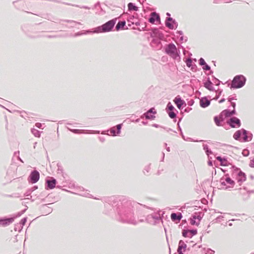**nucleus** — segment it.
<instances>
[{
    "mask_svg": "<svg viewBox=\"0 0 254 254\" xmlns=\"http://www.w3.org/2000/svg\"><path fill=\"white\" fill-rule=\"evenodd\" d=\"M139 205H141V204L130 200L124 202L118 205L117 208L118 220L123 223L133 225L137 224L138 222L134 217L133 210Z\"/></svg>",
    "mask_w": 254,
    "mask_h": 254,
    "instance_id": "f257e3e1",
    "label": "nucleus"
},
{
    "mask_svg": "<svg viewBox=\"0 0 254 254\" xmlns=\"http://www.w3.org/2000/svg\"><path fill=\"white\" fill-rule=\"evenodd\" d=\"M116 21L117 19L114 18L107 21L102 25L93 29V33H106L111 31L116 23Z\"/></svg>",
    "mask_w": 254,
    "mask_h": 254,
    "instance_id": "f03ea898",
    "label": "nucleus"
},
{
    "mask_svg": "<svg viewBox=\"0 0 254 254\" xmlns=\"http://www.w3.org/2000/svg\"><path fill=\"white\" fill-rule=\"evenodd\" d=\"M246 82V78L243 75L235 76L232 81L230 88L231 89H237L242 88L244 86Z\"/></svg>",
    "mask_w": 254,
    "mask_h": 254,
    "instance_id": "7ed1b4c3",
    "label": "nucleus"
},
{
    "mask_svg": "<svg viewBox=\"0 0 254 254\" xmlns=\"http://www.w3.org/2000/svg\"><path fill=\"white\" fill-rule=\"evenodd\" d=\"M165 53L171 56L173 59L180 57L179 53L176 46L173 43H170L166 45L165 48Z\"/></svg>",
    "mask_w": 254,
    "mask_h": 254,
    "instance_id": "20e7f679",
    "label": "nucleus"
},
{
    "mask_svg": "<svg viewBox=\"0 0 254 254\" xmlns=\"http://www.w3.org/2000/svg\"><path fill=\"white\" fill-rule=\"evenodd\" d=\"M146 220L150 224L155 225L160 221L162 222V217L160 213H154L147 216Z\"/></svg>",
    "mask_w": 254,
    "mask_h": 254,
    "instance_id": "39448f33",
    "label": "nucleus"
},
{
    "mask_svg": "<svg viewBox=\"0 0 254 254\" xmlns=\"http://www.w3.org/2000/svg\"><path fill=\"white\" fill-rule=\"evenodd\" d=\"M127 20L128 24V26L130 27L131 25H135L136 26L140 25V19L138 18V15L137 13H135L133 15H127Z\"/></svg>",
    "mask_w": 254,
    "mask_h": 254,
    "instance_id": "423d86ee",
    "label": "nucleus"
},
{
    "mask_svg": "<svg viewBox=\"0 0 254 254\" xmlns=\"http://www.w3.org/2000/svg\"><path fill=\"white\" fill-rule=\"evenodd\" d=\"M227 123L232 128L239 127L241 126L240 120L235 117H231L227 121Z\"/></svg>",
    "mask_w": 254,
    "mask_h": 254,
    "instance_id": "0eeeda50",
    "label": "nucleus"
},
{
    "mask_svg": "<svg viewBox=\"0 0 254 254\" xmlns=\"http://www.w3.org/2000/svg\"><path fill=\"white\" fill-rule=\"evenodd\" d=\"M39 178L40 174L39 172L36 170H34L31 172L28 178V180L29 182L32 184H35L39 181Z\"/></svg>",
    "mask_w": 254,
    "mask_h": 254,
    "instance_id": "6e6552de",
    "label": "nucleus"
},
{
    "mask_svg": "<svg viewBox=\"0 0 254 254\" xmlns=\"http://www.w3.org/2000/svg\"><path fill=\"white\" fill-rule=\"evenodd\" d=\"M165 25L170 29L173 30L177 28L178 26L176 21L172 17H167L165 20Z\"/></svg>",
    "mask_w": 254,
    "mask_h": 254,
    "instance_id": "1a4fd4ad",
    "label": "nucleus"
},
{
    "mask_svg": "<svg viewBox=\"0 0 254 254\" xmlns=\"http://www.w3.org/2000/svg\"><path fill=\"white\" fill-rule=\"evenodd\" d=\"M15 217L3 218L0 219V227H6L14 221Z\"/></svg>",
    "mask_w": 254,
    "mask_h": 254,
    "instance_id": "9d476101",
    "label": "nucleus"
},
{
    "mask_svg": "<svg viewBox=\"0 0 254 254\" xmlns=\"http://www.w3.org/2000/svg\"><path fill=\"white\" fill-rule=\"evenodd\" d=\"M56 183V180L53 177H51L49 179L46 180L45 187L46 189H53L55 188Z\"/></svg>",
    "mask_w": 254,
    "mask_h": 254,
    "instance_id": "9b49d317",
    "label": "nucleus"
},
{
    "mask_svg": "<svg viewBox=\"0 0 254 254\" xmlns=\"http://www.w3.org/2000/svg\"><path fill=\"white\" fill-rule=\"evenodd\" d=\"M154 109L152 108L148 110L146 113H144L142 116H141V118L142 119L144 117L147 120H153L155 117L154 114L156 113V111H153Z\"/></svg>",
    "mask_w": 254,
    "mask_h": 254,
    "instance_id": "f8f14e48",
    "label": "nucleus"
},
{
    "mask_svg": "<svg viewBox=\"0 0 254 254\" xmlns=\"http://www.w3.org/2000/svg\"><path fill=\"white\" fill-rule=\"evenodd\" d=\"M236 114L235 109H233L232 111H230L228 109H225L223 110L220 114V118H221V121L224 120L223 116H225V118L231 117Z\"/></svg>",
    "mask_w": 254,
    "mask_h": 254,
    "instance_id": "ddd939ff",
    "label": "nucleus"
},
{
    "mask_svg": "<svg viewBox=\"0 0 254 254\" xmlns=\"http://www.w3.org/2000/svg\"><path fill=\"white\" fill-rule=\"evenodd\" d=\"M122 124H118L117 126L112 127L109 130L110 134L113 136H117L120 134Z\"/></svg>",
    "mask_w": 254,
    "mask_h": 254,
    "instance_id": "4468645a",
    "label": "nucleus"
},
{
    "mask_svg": "<svg viewBox=\"0 0 254 254\" xmlns=\"http://www.w3.org/2000/svg\"><path fill=\"white\" fill-rule=\"evenodd\" d=\"M174 102L180 110H181L183 106H186L185 101L182 99L180 95H178L175 98Z\"/></svg>",
    "mask_w": 254,
    "mask_h": 254,
    "instance_id": "2eb2a0df",
    "label": "nucleus"
},
{
    "mask_svg": "<svg viewBox=\"0 0 254 254\" xmlns=\"http://www.w3.org/2000/svg\"><path fill=\"white\" fill-rule=\"evenodd\" d=\"M162 39L157 38H153L150 43L151 46L156 50L160 49L162 46L161 42V40Z\"/></svg>",
    "mask_w": 254,
    "mask_h": 254,
    "instance_id": "dca6fc26",
    "label": "nucleus"
},
{
    "mask_svg": "<svg viewBox=\"0 0 254 254\" xmlns=\"http://www.w3.org/2000/svg\"><path fill=\"white\" fill-rule=\"evenodd\" d=\"M151 37L153 38H160L163 39L164 34L160 31L157 28H154L152 30V32L150 33Z\"/></svg>",
    "mask_w": 254,
    "mask_h": 254,
    "instance_id": "f3484780",
    "label": "nucleus"
},
{
    "mask_svg": "<svg viewBox=\"0 0 254 254\" xmlns=\"http://www.w3.org/2000/svg\"><path fill=\"white\" fill-rule=\"evenodd\" d=\"M243 141L247 142L252 140L253 138V134L251 132L244 129L243 133Z\"/></svg>",
    "mask_w": 254,
    "mask_h": 254,
    "instance_id": "a211bd4d",
    "label": "nucleus"
},
{
    "mask_svg": "<svg viewBox=\"0 0 254 254\" xmlns=\"http://www.w3.org/2000/svg\"><path fill=\"white\" fill-rule=\"evenodd\" d=\"M167 108L169 110L168 112L169 116L171 119H174L176 117V114L174 112L175 110L174 107L171 104L170 102H169L167 105Z\"/></svg>",
    "mask_w": 254,
    "mask_h": 254,
    "instance_id": "6ab92c4d",
    "label": "nucleus"
},
{
    "mask_svg": "<svg viewBox=\"0 0 254 254\" xmlns=\"http://www.w3.org/2000/svg\"><path fill=\"white\" fill-rule=\"evenodd\" d=\"M160 20V18L159 15L155 12H152L148 19V21L152 24H154L155 21Z\"/></svg>",
    "mask_w": 254,
    "mask_h": 254,
    "instance_id": "aec40b11",
    "label": "nucleus"
},
{
    "mask_svg": "<svg viewBox=\"0 0 254 254\" xmlns=\"http://www.w3.org/2000/svg\"><path fill=\"white\" fill-rule=\"evenodd\" d=\"M210 104V101L206 97H204L200 99V106L202 108H206Z\"/></svg>",
    "mask_w": 254,
    "mask_h": 254,
    "instance_id": "412c9836",
    "label": "nucleus"
},
{
    "mask_svg": "<svg viewBox=\"0 0 254 254\" xmlns=\"http://www.w3.org/2000/svg\"><path fill=\"white\" fill-rule=\"evenodd\" d=\"M246 180V176L245 174L242 172L241 170H240L238 173V177L237 180L239 183H240V185L241 184L245 181Z\"/></svg>",
    "mask_w": 254,
    "mask_h": 254,
    "instance_id": "4be33fe9",
    "label": "nucleus"
},
{
    "mask_svg": "<svg viewBox=\"0 0 254 254\" xmlns=\"http://www.w3.org/2000/svg\"><path fill=\"white\" fill-rule=\"evenodd\" d=\"M199 64L202 66V69L204 70H210V66L206 63L204 60L202 58H200L199 59Z\"/></svg>",
    "mask_w": 254,
    "mask_h": 254,
    "instance_id": "5701e85b",
    "label": "nucleus"
},
{
    "mask_svg": "<svg viewBox=\"0 0 254 254\" xmlns=\"http://www.w3.org/2000/svg\"><path fill=\"white\" fill-rule=\"evenodd\" d=\"M19 113L21 117L25 119L33 118V116L34 115L30 113H26L24 111H18L17 110V113Z\"/></svg>",
    "mask_w": 254,
    "mask_h": 254,
    "instance_id": "b1692460",
    "label": "nucleus"
},
{
    "mask_svg": "<svg viewBox=\"0 0 254 254\" xmlns=\"http://www.w3.org/2000/svg\"><path fill=\"white\" fill-rule=\"evenodd\" d=\"M183 216L181 213H172L171 214V218L173 221H180Z\"/></svg>",
    "mask_w": 254,
    "mask_h": 254,
    "instance_id": "393cba45",
    "label": "nucleus"
},
{
    "mask_svg": "<svg viewBox=\"0 0 254 254\" xmlns=\"http://www.w3.org/2000/svg\"><path fill=\"white\" fill-rule=\"evenodd\" d=\"M204 86L209 91L215 90V89L212 86V82L209 77L207 78V81L204 83Z\"/></svg>",
    "mask_w": 254,
    "mask_h": 254,
    "instance_id": "a878e982",
    "label": "nucleus"
},
{
    "mask_svg": "<svg viewBox=\"0 0 254 254\" xmlns=\"http://www.w3.org/2000/svg\"><path fill=\"white\" fill-rule=\"evenodd\" d=\"M244 128L237 130L233 135L234 138L236 140H240L241 136L243 135Z\"/></svg>",
    "mask_w": 254,
    "mask_h": 254,
    "instance_id": "bb28decb",
    "label": "nucleus"
},
{
    "mask_svg": "<svg viewBox=\"0 0 254 254\" xmlns=\"http://www.w3.org/2000/svg\"><path fill=\"white\" fill-rule=\"evenodd\" d=\"M118 199V198L116 196H111L110 197H106L103 198V201L110 204L112 202H115Z\"/></svg>",
    "mask_w": 254,
    "mask_h": 254,
    "instance_id": "cd10ccee",
    "label": "nucleus"
},
{
    "mask_svg": "<svg viewBox=\"0 0 254 254\" xmlns=\"http://www.w3.org/2000/svg\"><path fill=\"white\" fill-rule=\"evenodd\" d=\"M128 10L129 11L138 10V7L136 6L134 3L132 2H129L127 4Z\"/></svg>",
    "mask_w": 254,
    "mask_h": 254,
    "instance_id": "c85d7f7f",
    "label": "nucleus"
},
{
    "mask_svg": "<svg viewBox=\"0 0 254 254\" xmlns=\"http://www.w3.org/2000/svg\"><path fill=\"white\" fill-rule=\"evenodd\" d=\"M93 33V29H90L87 30H83L80 32H78L74 34V37L79 36L82 35H85L89 33Z\"/></svg>",
    "mask_w": 254,
    "mask_h": 254,
    "instance_id": "c756f323",
    "label": "nucleus"
},
{
    "mask_svg": "<svg viewBox=\"0 0 254 254\" xmlns=\"http://www.w3.org/2000/svg\"><path fill=\"white\" fill-rule=\"evenodd\" d=\"M126 22L125 21H119L116 26V29L119 31L120 29H124L125 26Z\"/></svg>",
    "mask_w": 254,
    "mask_h": 254,
    "instance_id": "7c9ffc66",
    "label": "nucleus"
},
{
    "mask_svg": "<svg viewBox=\"0 0 254 254\" xmlns=\"http://www.w3.org/2000/svg\"><path fill=\"white\" fill-rule=\"evenodd\" d=\"M224 179L227 184L230 185L232 187L234 186L235 182L229 177L228 174L225 175ZM231 187L232 188V187Z\"/></svg>",
    "mask_w": 254,
    "mask_h": 254,
    "instance_id": "2f4dec72",
    "label": "nucleus"
},
{
    "mask_svg": "<svg viewBox=\"0 0 254 254\" xmlns=\"http://www.w3.org/2000/svg\"><path fill=\"white\" fill-rule=\"evenodd\" d=\"M27 217H25L20 220L18 224H17V227L18 226V225H19L20 227V228H19L18 229L19 232H20L22 230L23 226L25 225L26 222L27 221Z\"/></svg>",
    "mask_w": 254,
    "mask_h": 254,
    "instance_id": "473e14b6",
    "label": "nucleus"
},
{
    "mask_svg": "<svg viewBox=\"0 0 254 254\" xmlns=\"http://www.w3.org/2000/svg\"><path fill=\"white\" fill-rule=\"evenodd\" d=\"M187 248V245L185 243V242L183 240H180L179 243V246L178 248V250H184V252L185 251Z\"/></svg>",
    "mask_w": 254,
    "mask_h": 254,
    "instance_id": "72a5a7b5",
    "label": "nucleus"
},
{
    "mask_svg": "<svg viewBox=\"0 0 254 254\" xmlns=\"http://www.w3.org/2000/svg\"><path fill=\"white\" fill-rule=\"evenodd\" d=\"M70 130L71 131H72V132H73L74 133H77V134L85 133V132H84V130H80V129H70ZM92 131H93L92 130H86L85 133H92Z\"/></svg>",
    "mask_w": 254,
    "mask_h": 254,
    "instance_id": "f704fd0d",
    "label": "nucleus"
},
{
    "mask_svg": "<svg viewBox=\"0 0 254 254\" xmlns=\"http://www.w3.org/2000/svg\"><path fill=\"white\" fill-rule=\"evenodd\" d=\"M62 21L70 23L69 27H74L76 24H78L81 25L80 22H78L74 20H62Z\"/></svg>",
    "mask_w": 254,
    "mask_h": 254,
    "instance_id": "c9c22d12",
    "label": "nucleus"
},
{
    "mask_svg": "<svg viewBox=\"0 0 254 254\" xmlns=\"http://www.w3.org/2000/svg\"><path fill=\"white\" fill-rule=\"evenodd\" d=\"M220 182L221 183V185L222 186H223L222 187H221V189H223L224 190H226V189H229V188H231L230 186H227V187H226L225 188L224 187L226 186V185H227V183H226V181L225 180L224 177H223V178H222L220 179Z\"/></svg>",
    "mask_w": 254,
    "mask_h": 254,
    "instance_id": "e433bc0d",
    "label": "nucleus"
},
{
    "mask_svg": "<svg viewBox=\"0 0 254 254\" xmlns=\"http://www.w3.org/2000/svg\"><path fill=\"white\" fill-rule=\"evenodd\" d=\"M214 121L215 123L217 126H221V122L223 121H221V118H220V116L218 117L215 116L214 118Z\"/></svg>",
    "mask_w": 254,
    "mask_h": 254,
    "instance_id": "4c0bfd02",
    "label": "nucleus"
},
{
    "mask_svg": "<svg viewBox=\"0 0 254 254\" xmlns=\"http://www.w3.org/2000/svg\"><path fill=\"white\" fill-rule=\"evenodd\" d=\"M203 149L205 150L206 154L209 156V154H212V152L209 149L207 144L203 145Z\"/></svg>",
    "mask_w": 254,
    "mask_h": 254,
    "instance_id": "58836bf2",
    "label": "nucleus"
},
{
    "mask_svg": "<svg viewBox=\"0 0 254 254\" xmlns=\"http://www.w3.org/2000/svg\"><path fill=\"white\" fill-rule=\"evenodd\" d=\"M31 132L36 137H39L40 136V132L35 128H32Z\"/></svg>",
    "mask_w": 254,
    "mask_h": 254,
    "instance_id": "ea45409f",
    "label": "nucleus"
},
{
    "mask_svg": "<svg viewBox=\"0 0 254 254\" xmlns=\"http://www.w3.org/2000/svg\"><path fill=\"white\" fill-rule=\"evenodd\" d=\"M192 216H193V219H196V220L197 219L198 220L197 222H199V223L202 218V216H201L200 213H199L198 214L195 213L194 214H193L192 215Z\"/></svg>",
    "mask_w": 254,
    "mask_h": 254,
    "instance_id": "a19ab883",
    "label": "nucleus"
},
{
    "mask_svg": "<svg viewBox=\"0 0 254 254\" xmlns=\"http://www.w3.org/2000/svg\"><path fill=\"white\" fill-rule=\"evenodd\" d=\"M231 1V0H214L213 2L214 3H219L221 2L229 3Z\"/></svg>",
    "mask_w": 254,
    "mask_h": 254,
    "instance_id": "79ce46f5",
    "label": "nucleus"
},
{
    "mask_svg": "<svg viewBox=\"0 0 254 254\" xmlns=\"http://www.w3.org/2000/svg\"><path fill=\"white\" fill-rule=\"evenodd\" d=\"M32 193V192L31 191V190L28 189L26 192L24 194V196H26V197H27V199H31L32 198V196L31 195V193Z\"/></svg>",
    "mask_w": 254,
    "mask_h": 254,
    "instance_id": "37998d69",
    "label": "nucleus"
},
{
    "mask_svg": "<svg viewBox=\"0 0 254 254\" xmlns=\"http://www.w3.org/2000/svg\"><path fill=\"white\" fill-rule=\"evenodd\" d=\"M186 63L188 67H190L192 66V60L191 58H189L187 59Z\"/></svg>",
    "mask_w": 254,
    "mask_h": 254,
    "instance_id": "c03bdc74",
    "label": "nucleus"
},
{
    "mask_svg": "<svg viewBox=\"0 0 254 254\" xmlns=\"http://www.w3.org/2000/svg\"><path fill=\"white\" fill-rule=\"evenodd\" d=\"M182 235L184 237L190 238V236L189 234V230H184L182 232Z\"/></svg>",
    "mask_w": 254,
    "mask_h": 254,
    "instance_id": "a18cd8bd",
    "label": "nucleus"
},
{
    "mask_svg": "<svg viewBox=\"0 0 254 254\" xmlns=\"http://www.w3.org/2000/svg\"><path fill=\"white\" fill-rule=\"evenodd\" d=\"M216 159L220 162L221 165H223V166L227 165V164H223V161H225L226 162H227V160L225 158H222L220 156H218L216 157Z\"/></svg>",
    "mask_w": 254,
    "mask_h": 254,
    "instance_id": "49530a36",
    "label": "nucleus"
},
{
    "mask_svg": "<svg viewBox=\"0 0 254 254\" xmlns=\"http://www.w3.org/2000/svg\"><path fill=\"white\" fill-rule=\"evenodd\" d=\"M197 230L196 229H192L189 230V234L190 236V238L192 237V236L195 235L197 234Z\"/></svg>",
    "mask_w": 254,
    "mask_h": 254,
    "instance_id": "de8ad7c7",
    "label": "nucleus"
},
{
    "mask_svg": "<svg viewBox=\"0 0 254 254\" xmlns=\"http://www.w3.org/2000/svg\"><path fill=\"white\" fill-rule=\"evenodd\" d=\"M150 170V164H149L144 167V170H143V173L144 174L146 175V173H149Z\"/></svg>",
    "mask_w": 254,
    "mask_h": 254,
    "instance_id": "09e8293b",
    "label": "nucleus"
},
{
    "mask_svg": "<svg viewBox=\"0 0 254 254\" xmlns=\"http://www.w3.org/2000/svg\"><path fill=\"white\" fill-rule=\"evenodd\" d=\"M212 78H213L212 81H213V83L216 85L218 86L220 83V81L213 76H212Z\"/></svg>",
    "mask_w": 254,
    "mask_h": 254,
    "instance_id": "8fccbe9b",
    "label": "nucleus"
},
{
    "mask_svg": "<svg viewBox=\"0 0 254 254\" xmlns=\"http://www.w3.org/2000/svg\"><path fill=\"white\" fill-rule=\"evenodd\" d=\"M80 194L81 195H82V196H84L85 197H90V198L93 197V196L91 194H90V193H89L87 191L83 192V193H81Z\"/></svg>",
    "mask_w": 254,
    "mask_h": 254,
    "instance_id": "3c124183",
    "label": "nucleus"
},
{
    "mask_svg": "<svg viewBox=\"0 0 254 254\" xmlns=\"http://www.w3.org/2000/svg\"><path fill=\"white\" fill-rule=\"evenodd\" d=\"M190 224L192 225H198L199 223L196 221V219H194L193 216L190 218Z\"/></svg>",
    "mask_w": 254,
    "mask_h": 254,
    "instance_id": "603ef678",
    "label": "nucleus"
},
{
    "mask_svg": "<svg viewBox=\"0 0 254 254\" xmlns=\"http://www.w3.org/2000/svg\"><path fill=\"white\" fill-rule=\"evenodd\" d=\"M250 154L249 150L247 149H245L242 151V154L244 156H248Z\"/></svg>",
    "mask_w": 254,
    "mask_h": 254,
    "instance_id": "864d4df0",
    "label": "nucleus"
},
{
    "mask_svg": "<svg viewBox=\"0 0 254 254\" xmlns=\"http://www.w3.org/2000/svg\"><path fill=\"white\" fill-rule=\"evenodd\" d=\"M27 207L25 208L24 210H22L20 212L17 213V217L20 216L22 214H23L25 211L27 210Z\"/></svg>",
    "mask_w": 254,
    "mask_h": 254,
    "instance_id": "5fc2aeb1",
    "label": "nucleus"
},
{
    "mask_svg": "<svg viewBox=\"0 0 254 254\" xmlns=\"http://www.w3.org/2000/svg\"><path fill=\"white\" fill-rule=\"evenodd\" d=\"M237 100V97L236 95H235L233 97L230 96L228 98V100L229 102H231L232 100Z\"/></svg>",
    "mask_w": 254,
    "mask_h": 254,
    "instance_id": "6e6d98bb",
    "label": "nucleus"
},
{
    "mask_svg": "<svg viewBox=\"0 0 254 254\" xmlns=\"http://www.w3.org/2000/svg\"><path fill=\"white\" fill-rule=\"evenodd\" d=\"M132 29H137V30L139 31H145L146 30V26L144 25V27H142L141 29H140V28H136L135 27H133L132 28Z\"/></svg>",
    "mask_w": 254,
    "mask_h": 254,
    "instance_id": "4d7b16f0",
    "label": "nucleus"
},
{
    "mask_svg": "<svg viewBox=\"0 0 254 254\" xmlns=\"http://www.w3.org/2000/svg\"><path fill=\"white\" fill-rule=\"evenodd\" d=\"M249 166L251 168H254V158L251 160Z\"/></svg>",
    "mask_w": 254,
    "mask_h": 254,
    "instance_id": "13d9d810",
    "label": "nucleus"
},
{
    "mask_svg": "<svg viewBox=\"0 0 254 254\" xmlns=\"http://www.w3.org/2000/svg\"><path fill=\"white\" fill-rule=\"evenodd\" d=\"M180 41L182 42L183 41L186 42L187 41V37L185 38L183 35L181 36L180 38Z\"/></svg>",
    "mask_w": 254,
    "mask_h": 254,
    "instance_id": "bf43d9fd",
    "label": "nucleus"
},
{
    "mask_svg": "<svg viewBox=\"0 0 254 254\" xmlns=\"http://www.w3.org/2000/svg\"><path fill=\"white\" fill-rule=\"evenodd\" d=\"M207 252L209 254H214L215 253V251L211 249H208Z\"/></svg>",
    "mask_w": 254,
    "mask_h": 254,
    "instance_id": "052dcab7",
    "label": "nucleus"
},
{
    "mask_svg": "<svg viewBox=\"0 0 254 254\" xmlns=\"http://www.w3.org/2000/svg\"><path fill=\"white\" fill-rule=\"evenodd\" d=\"M37 189H38V187L37 186H34V187H33L29 189V190L32 192L33 191Z\"/></svg>",
    "mask_w": 254,
    "mask_h": 254,
    "instance_id": "680f3d73",
    "label": "nucleus"
},
{
    "mask_svg": "<svg viewBox=\"0 0 254 254\" xmlns=\"http://www.w3.org/2000/svg\"><path fill=\"white\" fill-rule=\"evenodd\" d=\"M35 126L38 128H41L42 126V124L40 123H37L35 124Z\"/></svg>",
    "mask_w": 254,
    "mask_h": 254,
    "instance_id": "e2e57ef3",
    "label": "nucleus"
},
{
    "mask_svg": "<svg viewBox=\"0 0 254 254\" xmlns=\"http://www.w3.org/2000/svg\"><path fill=\"white\" fill-rule=\"evenodd\" d=\"M47 212L49 214V213H51V212H52V208H51L50 207H47Z\"/></svg>",
    "mask_w": 254,
    "mask_h": 254,
    "instance_id": "0e129e2a",
    "label": "nucleus"
},
{
    "mask_svg": "<svg viewBox=\"0 0 254 254\" xmlns=\"http://www.w3.org/2000/svg\"><path fill=\"white\" fill-rule=\"evenodd\" d=\"M231 105L233 108V109H235L236 103L235 102H231Z\"/></svg>",
    "mask_w": 254,
    "mask_h": 254,
    "instance_id": "69168bd1",
    "label": "nucleus"
},
{
    "mask_svg": "<svg viewBox=\"0 0 254 254\" xmlns=\"http://www.w3.org/2000/svg\"><path fill=\"white\" fill-rule=\"evenodd\" d=\"M177 34H179L181 36L183 35V32L182 31H177L176 32Z\"/></svg>",
    "mask_w": 254,
    "mask_h": 254,
    "instance_id": "338daca9",
    "label": "nucleus"
},
{
    "mask_svg": "<svg viewBox=\"0 0 254 254\" xmlns=\"http://www.w3.org/2000/svg\"><path fill=\"white\" fill-rule=\"evenodd\" d=\"M177 252L178 253V254H184L182 250H177Z\"/></svg>",
    "mask_w": 254,
    "mask_h": 254,
    "instance_id": "774afa93",
    "label": "nucleus"
}]
</instances>
